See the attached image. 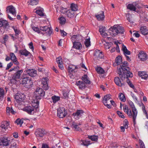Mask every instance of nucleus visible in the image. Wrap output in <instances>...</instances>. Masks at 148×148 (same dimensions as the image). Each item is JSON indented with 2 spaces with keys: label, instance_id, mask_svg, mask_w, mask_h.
<instances>
[{
  "label": "nucleus",
  "instance_id": "f257e3e1",
  "mask_svg": "<svg viewBox=\"0 0 148 148\" xmlns=\"http://www.w3.org/2000/svg\"><path fill=\"white\" fill-rule=\"evenodd\" d=\"M128 103L131 108L132 111L130 109H128V106L126 105L123 106V110L130 118H132L134 124L135 125L136 124V119L138 111L132 102L130 101H129Z\"/></svg>",
  "mask_w": 148,
  "mask_h": 148
},
{
  "label": "nucleus",
  "instance_id": "f03ea898",
  "mask_svg": "<svg viewBox=\"0 0 148 148\" xmlns=\"http://www.w3.org/2000/svg\"><path fill=\"white\" fill-rule=\"evenodd\" d=\"M127 65V62H124L118 69L119 77L122 80L124 79L125 78L132 77L133 76L132 73L129 71L130 69Z\"/></svg>",
  "mask_w": 148,
  "mask_h": 148
},
{
  "label": "nucleus",
  "instance_id": "7ed1b4c3",
  "mask_svg": "<svg viewBox=\"0 0 148 148\" xmlns=\"http://www.w3.org/2000/svg\"><path fill=\"white\" fill-rule=\"evenodd\" d=\"M39 101L38 100H34L32 101V106H27L23 109L24 111L30 114H34L39 106Z\"/></svg>",
  "mask_w": 148,
  "mask_h": 148
},
{
  "label": "nucleus",
  "instance_id": "20e7f679",
  "mask_svg": "<svg viewBox=\"0 0 148 148\" xmlns=\"http://www.w3.org/2000/svg\"><path fill=\"white\" fill-rule=\"evenodd\" d=\"M124 32L123 27L118 25H114L109 29V32L112 36H115L119 33L123 34Z\"/></svg>",
  "mask_w": 148,
  "mask_h": 148
},
{
  "label": "nucleus",
  "instance_id": "39448f33",
  "mask_svg": "<svg viewBox=\"0 0 148 148\" xmlns=\"http://www.w3.org/2000/svg\"><path fill=\"white\" fill-rule=\"evenodd\" d=\"M62 14H65L67 17L69 18H72L74 16V4L72 3L71 4L70 8L67 10L66 8L62 9L61 11Z\"/></svg>",
  "mask_w": 148,
  "mask_h": 148
},
{
  "label": "nucleus",
  "instance_id": "423d86ee",
  "mask_svg": "<svg viewBox=\"0 0 148 148\" xmlns=\"http://www.w3.org/2000/svg\"><path fill=\"white\" fill-rule=\"evenodd\" d=\"M23 70L22 69L18 70L13 75L10 80L12 84L16 83L18 80L20 79L21 75L23 73Z\"/></svg>",
  "mask_w": 148,
  "mask_h": 148
},
{
  "label": "nucleus",
  "instance_id": "0eeeda50",
  "mask_svg": "<svg viewBox=\"0 0 148 148\" xmlns=\"http://www.w3.org/2000/svg\"><path fill=\"white\" fill-rule=\"evenodd\" d=\"M76 39L77 40H81L82 39V37L79 34L75 35V39ZM75 49L78 50L80 51L82 49V45L81 42H79L75 40Z\"/></svg>",
  "mask_w": 148,
  "mask_h": 148
},
{
  "label": "nucleus",
  "instance_id": "6e6552de",
  "mask_svg": "<svg viewBox=\"0 0 148 148\" xmlns=\"http://www.w3.org/2000/svg\"><path fill=\"white\" fill-rule=\"evenodd\" d=\"M35 95L34 97H35V100H40L42 97H44L45 95V92L41 88H37L35 92Z\"/></svg>",
  "mask_w": 148,
  "mask_h": 148
},
{
  "label": "nucleus",
  "instance_id": "1a4fd4ad",
  "mask_svg": "<svg viewBox=\"0 0 148 148\" xmlns=\"http://www.w3.org/2000/svg\"><path fill=\"white\" fill-rule=\"evenodd\" d=\"M24 75L26 74H23L22 77V84H25L27 87H29L32 85L33 82L31 79L27 76L25 77Z\"/></svg>",
  "mask_w": 148,
  "mask_h": 148
},
{
  "label": "nucleus",
  "instance_id": "9d476101",
  "mask_svg": "<svg viewBox=\"0 0 148 148\" xmlns=\"http://www.w3.org/2000/svg\"><path fill=\"white\" fill-rule=\"evenodd\" d=\"M67 112L63 107L59 108L57 110V116L60 118H63L66 115Z\"/></svg>",
  "mask_w": 148,
  "mask_h": 148
},
{
  "label": "nucleus",
  "instance_id": "9b49d317",
  "mask_svg": "<svg viewBox=\"0 0 148 148\" xmlns=\"http://www.w3.org/2000/svg\"><path fill=\"white\" fill-rule=\"evenodd\" d=\"M25 98V95L22 93H17L15 96L16 101L18 104L23 102Z\"/></svg>",
  "mask_w": 148,
  "mask_h": 148
},
{
  "label": "nucleus",
  "instance_id": "f8f14e48",
  "mask_svg": "<svg viewBox=\"0 0 148 148\" xmlns=\"http://www.w3.org/2000/svg\"><path fill=\"white\" fill-rule=\"evenodd\" d=\"M40 29L44 32L45 34L50 36L52 32V30L51 28L47 26H40Z\"/></svg>",
  "mask_w": 148,
  "mask_h": 148
},
{
  "label": "nucleus",
  "instance_id": "ddd939ff",
  "mask_svg": "<svg viewBox=\"0 0 148 148\" xmlns=\"http://www.w3.org/2000/svg\"><path fill=\"white\" fill-rule=\"evenodd\" d=\"M95 59L99 60L103 58V54L102 51L98 50H96L94 53Z\"/></svg>",
  "mask_w": 148,
  "mask_h": 148
},
{
  "label": "nucleus",
  "instance_id": "4468645a",
  "mask_svg": "<svg viewBox=\"0 0 148 148\" xmlns=\"http://www.w3.org/2000/svg\"><path fill=\"white\" fill-rule=\"evenodd\" d=\"M0 127L2 131L4 132L10 127L9 123L6 121L2 122L1 124Z\"/></svg>",
  "mask_w": 148,
  "mask_h": 148
},
{
  "label": "nucleus",
  "instance_id": "2eb2a0df",
  "mask_svg": "<svg viewBox=\"0 0 148 148\" xmlns=\"http://www.w3.org/2000/svg\"><path fill=\"white\" fill-rule=\"evenodd\" d=\"M7 12L12 14V16L15 17L16 15V12L14 7L12 5H10L7 8Z\"/></svg>",
  "mask_w": 148,
  "mask_h": 148
},
{
  "label": "nucleus",
  "instance_id": "dca6fc26",
  "mask_svg": "<svg viewBox=\"0 0 148 148\" xmlns=\"http://www.w3.org/2000/svg\"><path fill=\"white\" fill-rule=\"evenodd\" d=\"M84 111L82 110H77L75 113V119L76 120L79 119L82 117Z\"/></svg>",
  "mask_w": 148,
  "mask_h": 148
},
{
  "label": "nucleus",
  "instance_id": "f3484780",
  "mask_svg": "<svg viewBox=\"0 0 148 148\" xmlns=\"http://www.w3.org/2000/svg\"><path fill=\"white\" fill-rule=\"evenodd\" d=\"M121 81L119 77H116L114 78V82L118 86H124V83L123 81L125 79L122 80L121 79Z\"/></svg>",
  "mask_w": 148,
  "mask_h": 148
},
{
  "label": "nucleus",
  "instance_id": "a211bd4d",
  "mask_svg": "<svg viewBox=\"0 0 148 148\" xmlns=\"http://www.w3.org/2000/svg\"><path fill=\"white\" fill-rule=\"evenodd\" d=\"M26 73L30 76L34 77L37 75V71L34 69H28L26 70Z\"/></svg>",
  "mask_w": 148,
  "mask_h": 148
},
{
  "label": "nucleus",
  "instance_id": "6ab92c4d",
  "mask_svg": "<svg viewBox=\"0 0 148 148\" xmlns=\"http://www.w3.org/2000/svg\"><path fill=\"white\" fill-rule=\"evenodd\" d=\"M138 58L140 59L143 61H145L148 58L147 55L143 52L140 53L138 55Z\"/></svg>",
  "mask_w": 148,
  "mask_h": 148
},
{
  "label": "nucleus",
  "instance_id": "aec40b11",
  "mask_svg": "<svg viewBox=\"0 0 148 148\" xmlns=\"http://www.w3.org/2000/svg\"><path fill=\"white\" fill-rule=\"evenodd\" d=\"M48 81V78L45 77L42 79V85L43 88L45 90H47L48 88L47 82Z\"/></svg>",
  "mask_w": 148,
  "mask_h": 148
},
{
  "label": "nucleus",
  "instance_id": "412c9836",
  "mask_svg": "<svg viewBox=\"0 0 148 148\" xmlns=\"http://www.w3.org/2000/svg\"><path fill=\"white\" fill-rule=\"evenodd\" d=\"M10 56L11 60L13 62L14 64L16 65L19 64V63L17 60L16 56L13 53H10Z\"/></svg>",
  "mask_w": 148,
  "mask_h": 148
},
{
  "label": "nucleus",
  "instance_id": "4be33fe9",
  "mask_svg": "<svg viewBox=\"0 0 148 148\" xmlns=\"http://www.w3.org/2000/svg\"><path fill=\"white\" fill-rule=\"evenodd\" d=\"M35 134L37 137H42L45 135V130L43 129H38L36 130Z\"/></svg>",
  "mask_w": 148,
  "mask_h": 148
},
{
  "label": "nucleus",
  "instance_id": "5701e85b",
  "mask_svg": "<svg viewBox=\"0 0 148 148\" xmlns=\"http://www.w3.org/2000/svg\"><path fill=\"white\" fill-rule=\"evenodd\" d=\"M97 19L99 21H102L104 19L105 16L104 14V12L101 11L97 15H95Z\"/></svg>",
  "mask_w": 148,
  "mask_h": 148
},
{
  "label": "nucleus",
  "instance_id": "b1692460",
  "mask_svg": "<svg viewBox=\"0 0 148 148\" xmlns=\"http://www.w3.org/2000/svg\"><path fill=\"white\" fill-rule=\"evenodd\" d=\"M82 82L85 84H90V81L87 75L85 74L82 77Z\"/></svg>",
  "mask_w": 148,
  "mask_h": 148
},
{
  "label": "nucleus",
  "instance_id": "393cba45",
  "mask_svg": "<svg viewBox=\"0 0 148 148\" xmlns=\"http://www.w3.org/2000/svg\"><path fill=\"white\" fill-rule=\"evenodd\" d=\"M75 84L79 87V88L81 89H84L86 87L85 84L80 81L76 82Z\"/></svg>",
  "mask_w": 148,
  "mask_h": 148
},
{
  "label": "nucleus",
  "instance_id": "a878e982",
  "mask_svg": "<svg viewBox=\"0 0 148 148\" xmlns=\"http://www.w3.org/2000/svg\"><path fill=\"white\" fill-rule=\"evenodd\" d=\"M136 3H134L133 4H129L127 6V8L128 9L130 10L131 11H135L136 8Z\"/></svg>",
  "mask_w": 148,
  "mask_h": 148
},
{
  "label": "nucleus",
  "instance_id": "bb28decb",
  "mask_svg": "<svg viewBox=\"0 0 148 148\" xmlns=\"http://www.w3.org/2000/svg\"><path fill=\"white\" fill-rule=\"evenodd\" d=\"M73 66L70 65L69 67V75L70 78L71 79L74 78V75L73 73H74V70L72 68Z\"/></svg>",
  "mask_w": 148,
  "mask_h": 148
},
{
  "label": "nucleus",
  "instance_id": "cd10ccee",
  "mask_svg": "<svg viewBox=\"0 0 148 148\" xmlns=\"http://www.w3.org/2000/svg\"><path fill=\"white\" fill-rule=\"evenodd\" d=\"M140 31L144 35H147L148 34V30L145 26L141 27L140 28Z\"/></svg>",
  "mask_w": 148,
  "mask_h": 148
},
{
  "label": "nucleus",
  "instance_id": "c85d7f7f",
  "mask_svg": "<svg viewBox=\"0 0 148 148\" xmlns=\"http://www.w3.org/2000/svg\"><path fill=\"white\" fill-rule=\"evenodd\" d=\"M105 27L101 26L99 27V31L100 34L102 35L103 36H108L107 34L105 32L106 31Z\"/></svg>",
  "mask_w": 148,
  "mask_h": 148
},
{
  "label": "nucleus",
  "instance_id": "c756f323",
  "mask_svg": "<svg viewBox=\"0 0 148 148\" xmlns=\"http://www.w3.org/2000/svg\"><path fill=\"white\" fill-rule=\"evenodd\" d=\"M138 75L142 79H147L148 77V75L144 72H138Z\"/></svg>",
  "mask_w": 148,
  "mask_h": 148
},
{
  "label": "nucleus",
  "instance_id": "7c9ffc66",
  "mask_svg": "<svg viewBox=\"0 0 148 148\" xmlns=\"http://www.w3.org/2000/svg\"><path fill=\"white\" fill-rule=\"evenodd\" d=\"M122 49L125 56H126L127 55H130V51L127 50L125 46L123 45L122 47Z\"/></svg>",
  "mask_w": 148,
  "mask_h": 148
},
{
  "label": "nucleus",
  "instance_id": "2f4dec72",
  "mask_svg": "<svg viewBox=\"0 0 148 148\" xmlns=\"http://www.w3.org/2000/svg\"><path fill=\"white\" fill-rule=\"evenodd\" d=\"M111 99V95L110 94H108L105 96L104 97L102 102L103 104L107 103V101Z\"/></svg>",
  "mask_w": 148,
  "mask_h": 148
},
{
  "label": "nucleus",
  "instance_id": "473e14b6",
  "mask_svg": "<svg viewBox=\"0 0 148 148\" xmlns=\"http://www.w3.org/2000/svg\"><path fill=\"white\" fill-rule=\"evenodd\" d=\"M35 10H36L35 12L39 15L40 16H43L44 15L43 8H40L38 9H35Z\"/></svg>",
  "mask_w": 148,
  "mask_h": 148
},
{
  "label": "nucleus",
  "instance_id": "72a5a7b5",
  "mask_svg": "<svg viewBox=\"0 0 148 148\" xmlns=\"http://www.w3.org/2000/svg\"><path fill=\"white\" fill-rule=\"evenodd\" d=\"M20 53L22 55L27 56L30 53L25 49L21 50L19 51Z\"/></svg>",
  "mask_w": 148,
  "mask_h": 148
},
{
  "label": "nucleus",
  "instance_id": "f704fd0d",
  "mask_svg": "<svg viewBox=\"0 0 148 148\" xmlns=\"http://www.w3.org/2000/svg\"><path fill=\"white\" fill-rule=\"evenodd\" d=\"M88 137L92 140L95 141H97L98 138V136L95 135L88 136Z\"/></svg>",
  "mask_w": 148,
  "mask_h": 148
},
{
  "label": "nucleus",
  "instance_id": "c9c22d12",
  "mask_svg": "<svg viewBox=\"0 0 148 148\" xmlns=\"http://www.w3.org/2000/svg\"><path fill=\"white\" fill-rule=\"evenodd\" d=\"M8 145V140L7 139H3L1 142H0V145L7 146Z\"/></svg>",
  "mask_w": 148,
  "mask_h": 148
},
{
  "label": "nucleus",
  "instance_id": "e433bc0d",
  "mask_svg": "<svg viewBox=\"0 0 148 148\" xmlns=\"http://www.w3.org/2000/svg\"><path fill=\"white\" fill-rule=\"evenodd\" d=\"M115 62L117 64L119 65L122 62V57L120 56H118L115 59Z\"/></svg>",
  "mask_w": 148,
  "mask_h": 148
},
{
  "label": "nucleus",
  "instance_id": "4c0bfd02",
  "mask_svg": "<svg viewBox=\"0 0 148 148\" xmlns=\"http://www.w3.org/2000/svg\"><path fill=\"white\" fill-rule=\"evenodd\" d=\"M5 91L3 88H0V99L2 101L3 99Z\"/></svg>",
  "mask_w": 148,
  "mask_h": 148
},
{
  "label": "nucleus",
  "instance_id": "58836bf2",
  "mask_svg": "<svg viewBox=\"0 0 148 148\" xmlns=\"http://www.w3.org/2000/svg\"><path fill=\"white\" fill-rule=\"evenodd\" d=\"M96 70L98 73L100 74H103L105 72L104 70L100 67H97Z\"/></svg>",
  "mask_w": 148,
  "mask_h": 148
},
{
  "label": "nucleus",
  "instance_id": "ea45409f",
  "mask_svg": "<svg viewBox=\"0 0 148 148\" xmlns=\"http://www.w3.org/2000/svg\"><path fill=\"white\" fill-rule=\"evenodd\" d=\"M51 98L53 103H56L60 99V97L56 96H52Z\"/></svg>",
  "mask_w": 148,
  "mask_h": 148
},
{
  "label": "nucleus",
  "instance_id": "a19ab883",
  "mask_svg": "<svg viewBox=\"0 0 148 148\" xmlns=\"http://www.w3.org/2000/svg\"><path fill=\"white\" fill-rule=\"evenodd\" d=\"M15 122L17 123V125H19L20 127H21L22 124L23 123V119H16Z\"/></svg>",
  "mask_w": 148,
  "mask_h": 148
},
{
  "label": "nucleus",
  "instance_id": "79ce46f5",
  "mask_svg": "<svg viewBox=\"0 0 148 148\" xmlns=\"http://www.w3.org/2000/svg\"><path fill=\"white\" fill-rule=\"evenodd\" d=\"M1 23L2 27H3L6 28L9 25L8 23V21L5 20H3L1 19Z\"/></svg>",
  "mask_w": 148,
  "mask_h": 148
},
{
  "label": "nucleus",
  "instance_id": "37998d69",
  "mask_svg": "<svg viewBox=\"0 0 148 148\" xmlns=\"http://www.w3.org/2000/svg\"><path fill=\"white\" fill-rule=\"evenodd\" d=\"M119 99L122 101L124 102L126 100V99L124 95L122 93H120L119 95Z\"/></svg>",
  "mask_w": 148,
  "mask_h": 148
},
{
  "label": "nucleus",
  "instance_id": "c03bdc74",
  "mask_svg": "<svg viewBox=\"0 0 148 148\" xmlns=\"http://www.w3.org/2000/svg\"><path fill=\"white\" fill-rule=\"evenodd\" d=\"M59 19L60 21V23L62 25L65 23L66 19L64 17L61 16L59 18Z\"/></svg>",
  "mask_w": 148,
  "mask_h": 148
},
{
  "label": "nucleus",
  "instance_id": "a18cd8bd",
  "mask_svg": "<svg viewBox=\"0 0 148 148\" xmlns=\"http://www.w3.org/2000/svg\"><path fill=\"white\" fill-rule=\"evenodd\" d=\"M90 38H88L87 39H86L85 40V45L86 47H88L90 45Z\"/></svg>",
  "mask_w": 148,
  "mask_h": 148
},
{
  "label": "nucleus",
  "instance_id": "49530a36",
  "mask_svg": "<svg viewBox=\"0 0 148 148\" xmlns=\"http://www.w3.org/2000/svg\"><path fill=\"white\" fill-rule=\"evenodd\" d=\"M56 62L58 64H62V61L61 56L57 58L56 59Z\"/></svg>",
  "mask_w": 148,
  "mask_h": 148
},
{
  "label": "nucleus",
  "instance_id": "de8ad7c7",
  "mask_svg": "<svg viewBox=\"0 0 148 148\" xmlns=\"http://www.w3.org/2000/svg\"><path fill=\"white\" fill-rule=\"evenodd\" d=\"M126 78L127 79V83L128 85L130 86V87L132 88H134V86L132 84L131 82L130 81V80L128 79V77Z\"/></svg>",
  "mask_w": 148,
  "mask_h": 148
},
{
  "label": "nucleus",
  "instance_id": "09e8293b",
  "mask_svg": "<svg viewBox=\"0 0 148 148\" xmlns=\"http://www.w3.org/2000/svg\"><path fill=\"white\" fill-rule=\"evenodd\" d=\"M131 95L135 102H138V98L132 92H131Z\"/></svg>",
  "mask_w": 148,
  "mask_h": 148
},
{
  "label": "nucleus",
  "instance_id": "8fccbe9b",
  "mask_svg": "<svg viewBox=\"0 0 148 148\" xmlns=\"http://www.w3.org/2000/svg\"><path fill=\"white\" fill-rule=\"evenodd\" d=\"M38 0H31L30 4L31 5H36L38 3Z\"/></svg>",
  "mask_w": 148,
  "mask_h": 148
},
{
  "label": "nucleus",
  "instance_id": "3c124183",
  "mask_svg": "<svg viewBox=\"0 0 148 148\" xmlns=\"http://www.w3.org/2000/svg\"><path fill=\"white\" fill-rule=\"evenodd\" d=\"M32 29L34 31L37 32L38 33H40V30L37 27H32Z\"/></svg>",
  "mask_w": 148,
  "mask_h": 148
},
{
  "label": "nucleus",
  "instance_id": "603ef678",
  "mask_svg": "<svg viewBox=\"0 0 148 148\" xmlns=\"http://www.w3.org/2000/svg\"><path fill=\"white\" fill-rule=\"evenodd\" d=\"M20 69V67L18 66H14V67L12 68L9 70V72H11L12 71H16V70H18Z\"/></svg>",
  "mask_w": 148,
  "mask_h": 148
},
{
  "label": "nucleus",
  "instance_id": "864d4df0",
  "mask_svg": "<svg viewBox=\"0 0 148 148\" xmlns=\"http://www.w3.org/2000/svg\"><path fill=\"white\" fill-rule=\"evenodd\" d=\"M63 94L65 98H67L69 96V92L65 90L63 91Z\"/></svg>",
  "mask_w": 148,
  "mask_h": 148
},
{
  "label": "nucleus",
  "instance_id": "5fc2aeb1",
  "mask_svg": "<svg viewBox=\"0 0 148 148\" xmlns=\"http://www.w3.org/2000/svg\"><path fill=\"white\" fill-rule=\"evenodd\" d=\"M12 28L14 29L16 34H18L20 33V32L19 30L17 29L16 28L14 27V26L12 27Z\"/></svg>",
  "mask_w": 148,
  "mask_h": 148
},
{
  "label": "nucleus",
  "instance_id": "6e6d98bb",
  "mask_svg": "<svg viewBox=\"0 0 148 148\" xmlns=\"http://www.w3.org/2000/svg\"><path fill=\"white\" fill-rule=\"evenodd\" d=\"M81 144L83 145L86 146H88L90 144L88 141L86 140L82 141V143H81Z\"/></svg>",
  "mask_w": 148,
  "mask_h": 148
},
{
  "label": "nucleus",
  "instance_id": "4d7b16f0",
  "mask_svg": "<svg viewBox=\"0 0 148 148\" xmlns=\"http://www.w3.org/2000/svg\"><path fill=\"white\" fill-rule=\"evenodd\" d=\"M123 127L125 129H127L128 128V121L127 120H125Z\"/></svg>",
  "mask_w": 148,
  "mask_h": 148
},
{
  "label": "nucleus",
  "instance_id": "13d9d810",
  "mask_svg": "<svg viewBox=\"0 0 148 148\" xmlns=\"http://www.w3.org/2000/svg\"><path fill=\"white\" fill-rule=\"evenodd\" d=\"M13 62H11L8 64L7 65L6 68L5 69L6 70H8L13 65Z\"/></svg>",
  "mask_w": 148,
  "mask_h": 148
},
{
  "label": "nucleus",
  "instance_id": "bf43d9fd",
  "mask_svg": "<svg viewBox=\"0 0 148 148\" xmlns=\"http://www.w3.org/2000/svg\"><path fill=\"white\" fill-rule=\"evenodd\" d=\"M117 113L119 116L121 117L122 118H124L125 116L123 115L122 113L119 111H117Z\"/></svg>",
  "mask_w": 148,
  "mask_h": 148
},
{
  "label": "nucleus",
  "instance_id": "052dcab7",
  "mask_svg": "<svg viewBox=\"0 0 148 148\" xmlns=\"http://www.w3.org/2000/svg\"><path fill=\"white\" fill-rule=\"evenodd\" d=\"M139 143L140 144V148H143L145 147L143 142L140 140H139Z\"/></svg>",
  "mask_w": 148,
  "mask_h": 148
},
{
  "label": "nucleus",
  "instance_id": "680f3d73",
  "mask_svg": "<svg viewBox=\"0 0 148 148\" xmlns=\"http://www.w3.org/2000/svg\"><path fill=\"white\" fill-rule=\"evenodd\" d=\"M29 48L31 49L32 51L34 50V47L33 46V44L32 42H30L29 44Z\"/></svg>",
  "mask_w": 148,
  "mask_h": 148
},
{
  "label": "nucleus",
  "instance_id": "e2e57ef3",
  "mask_svg": "<svg viewBox=\"0 0 148 148\" xmlns=\"http://www.w3.org/2000/svg\"><path fill=\"white\" fill-rule=\"evenodd\" d=\"M60 32L61 35L63 36H66L67 34L66 32L63 30H60Z\"/></svg>",
  "mask_w": 148,
  "mask_h": 148
},
{
  "label": "nucleus",
  "instance_id": "0e129e2a",
  "mask_svg": "<svg viewBox=\"0 0 148 148\" xmlns=\"http://www.w3.org/2000/svg\"><path fill=\"white\" fill-rule=\"evenodd\" d=\"M70 34V35L71 36H72L71 37V40L72 42L73 46L72 47V48L73 49V48H74V37H73L74 35H72V34Z\"/></svg>",
  "mask_w": 148,
  "mask_h": 148
},
{
  "label": "nucleus",
  "instance_id": "69168bd1",
  "mask_svg": "<svg viewBox=\"0 0 148 148\" xmlns=\"http://www.w3.org/2000/svg\"><path fill=\"white\" fill-rule=\"evenodd\" d=\"M12 108V107H11V108L9 107H7L6 108V112L8 114H9L10 113Z\"/></svg>",
  "mask_w": 148,
  "mask_h": 148
},
{
  "label": "nucleus",
  "instance_id": "338daca9",
  "mask_svg": "<svg viewBox=\"0 0 148 148\" xmlns=\"http://www.w3.org/2000/svg\"><path fill=\"white\" fill-rule=\"evenodd\" d=\"M133 35L137 38L139 37L140 36V34L138 32H136L134 33L133 34Z\"/></svg>",
  "mask_w": 148,
  "mask_h": 148
},
{
  "label": "nucleus",
  "instance_id": "774afa93",
  "mask_svg": "<svg viewBox=\"0 0 148 148\" xmlns=\"http://www.w3.org/2000/svg\"><path fill=\"white\" fill-rule=\"evenodd\" d=\"M58 66L60 69L62 70L64 69V67L63 65L62 64H58Z\"/></svg>",
  "mask_w": 148,
  "mask_h": 148
}]
</instances>
